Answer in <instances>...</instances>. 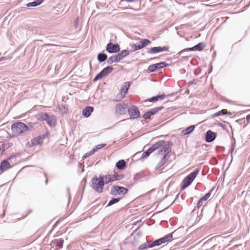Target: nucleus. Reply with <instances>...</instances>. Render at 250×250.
Here are the masks:
<instances>
[{"label": "nucleus", "instance_id": "f704fd0d", "mask_svg": "<svg viewBox=\"0 0 250 250\" xmlns=\"http://www.w3.org/2000/svg\"><path fill=\"white\" fill-rule=\"evenodd\" d=\"M119 199L118 198H112L108 203V206H111L113 204L118 202Z\"/></svg>", "mask_w": 250, "mask_h": 250}, {"label": "nucleus", "instance_id": "3c124183", "mask_svg": "<svg viewBox=\"0 0 250 250\" xmlns=\"http://www.w3.org/2000/svg\"><path fill=\"white\" fill-rule=\"evenodd\" d=\"M5 59V58L3 57L0 58V62H1L2 61L4 60Z\"/></svg>", "mask_w": 250, "mask_h": 250}, {"label": "nucleus", "instance_id": "dca6fc26", "mask_svg": "<svg viewBox=\"0 0 250 250\" xmlns=\"http://www.w3.org/2000/svg\"><path fill=\"white\" fill-rule=\"evenodd\" d=\"M129 54V52L127 50H123L119 53L117 55L119 60L121 61L122 60L124 59L125 57L128 56Z\"/></svg>", "mask_w": 250, "mask_h": 250}, {"label": "nucleus", "instance_id": "bb28decb", "mask_svg": "<svg viewBox=\"0 0 250 250\" xmlns=\"http://www.w3.org/2000/svg\"><path fill=\"white\" fill-rule=\"evenodd\" d=\"M174 232L168 234L167 235L165 236L164 237L160 238L162 243H165L167 242L170 241L173 237L172 234Z\"/></svg>", "mask_w": 250, "mask_h": 250}, {"label": "nucleus", "instance_id": "cd10ccee", "mask_svg": "<svg viewBox=\"0 0 250 250\" xmlns=\"http://www.w3.org/2000/svg\"><path fill=\"white\" fill-rule=\"evenodd\" d=\"M116 167L119 169H122L125 166V163L124 160H120L116 163Z\"/></svg>", "mask_w": 250, "mask_h": 250}, {"label": "nucleus", "instance_id": "6ab92c4d", "mask_svg": "<svg viewBox=\"0 0 250 250\" xmlns=\"http://www.w3.org/2000/svg\"><path fill=\"white\" fill-rule=\"evenodd\" d=\"M53 242L56 245V250H58L63 247V240L62 239H55Z\"/></svg>", "mask_w": 250, "mask_h": 250}, {"label": "nucleus", "instance_id": "4be33fe9", "mask_svg": "<svg viewBox=\"0 0 250 250\" xmlns=\"http://www.w3.org/2000/svg\"><path fill=\"white\" fill-rule=\"evenodd\" d=\"M130 83L129 82H126L124 83L123 87L121 89V94L124 93L126 94L129 87H130Z\"/></svg>", "mask_w": 250, "mask_h": 250}, {"label": "nucleus", "instance_id": "8fccbe9b", "mask_svg": "<svg viewBox=\"0 0 250 250\" xmlns=\"http://www.w3.org/2000/svg\"><path fill=\"white\" fill-rule=\"evenodd\" d=\"M200 199H201L204 202H205L207 200V198H205V196L201 198Z\"/></svg>", "mask_w": 250, "mask_h": 250}, {"label": "nucleus", "instance_id": "2eb2a0df", "mask_svg": "<svg viewBox=\"0 0 250 250\" xmlns=\"http://www.w3.org/2000/svg\"><path fill=\"white\" fill-rule=\"evenodd\" d=\"M116 112L119 115L125 114L126 112V109L122 105L117 104L116 106Z\"/></svg>", "mask_w": 250, "mask_h": 250}, {"label": "nucleus", "instance_id": "09e8293b", "mask_svg": "<svg viewBox=\"0 0 250 250\" xmlns=\"http://www.w3.org/2000/svg\"><path fill=\"white\" fill-rule=\"evenodd\" d=\"M246 119L247 120L248 122H249L250 121V114H249L246 117Z\"/></svg>", "mask_w": 250, "mask_h": 250}, {"label": "nucleus", "instance_id": "79ce46f5", "mask_svg": "<svg viewBox=\"0 0 250 250\" xmlns=\"http://www.w3.org/2000/svg\"><path fill=\"white\" fill-rule=\"evenodd\" d=\"M149 155L150 154L149 153V152L146 150L142 154V158H145L148 157Z\"/></svg>", "mask_w": 250, "mask_h": 250}, {"label": "nucleus", "instance_id": "5701e85b", "mask_svg": "<svg viewBox=\"0 0 250 250\" xmlns=\"http://www.w3.org/2000/svg\"><path fill=\"white\" fill-rule=\"evenodd\" d=\"M165 95H158L157 96L153 97L152 98L149 99L148 101L150 102H156L159 100H162L164 99Z\"/></svg>", "mask_w": 250, "mask_h": 250}, {"label": "nucleus", "instance_id": "c756f323", "mask_svg": "<svg viewBox=\"0 0 250 250\" xmlns=\"http://www.w3.org/2000/svg\"><path fill=\"white\" fill-rule=\"evenodd\" d=\"M162 244H163L162 242V241H161V239H159L153 241L152 243H150L148 245V247L152 248L154 246H159V245H161Z\"/></svg>", "mask_w": 250, "mask_h": 250}, {"label": "nucleus", "instance_id": "864d4df0", "mask_svg": "<svg viewBox=\"0 0 250 250\" xmlns=\"http://www.w3.org/2000/svg\"><path fill=\"white\" fill-rule=\"evenodd\" d=\"M186 93H189V90H187L185 92Z\"/></svg>", "mask_w": 250, "mask_h": 250}, {"label": "nucleus", "instance_id": "ddd939ff", "mask_svg": "<svg viewBox=\"0 0 250 250\" xmlns=\"http://www.w3.org/2000/svg\"><path fill=\"white\" fill-rule=\"evenodd\" d=\"M216 138L215 133L213 132L208 130L206 133V141L208 143H210L214 140Z\"/></svg>", "mask_w": 250, "mask_h": 250}, {"label": "nucleus", "instance_id": "c9c22d12", "mask_svg": "<svg viewBox=\"0 0 250 250\" xmlns=\"http://www.w3.org/2000/svg\"><path fill=\"white\" fill-rule=\"evenodd\" d=\"M40 118L42 120L46 121L48 117L49 116L47 113H42L39 115Z\"/></svg>", "mask_w": 250, "mask_h": 250}, {"label": "nucleus", "instance_id": "6e6d98bb", "mask_svg": "<svg viewBox=\"0 0 250 250\" xmlns=\"http://www.w3.org/2000/svg\"><path fill=\"white\" fill-rule=\"evenodd\" d=\"M192 83H189V84H189V86H190L191 84H192Z\"/></svg>", "mask_w": 250, "mask_h": 250}, {"label": "nucleus", "instance_id": "f3484780", "mask_svg": "<svg viewBox=\"0 0 250 250\" xmlns=\"http://www.w3.org/2000/svg\"><path fill=\"white\" fill-rule=\"evenodd\" d=\"M120 62V61L118 59L117 55H115L110 56L108 58L107 62L108 64H111L114 62Z\"/></svg>", "mask_w": 250, "mask_h": 250}, {"label": "nucleus", "instance_id": "9d476101", "mask_svg": "<svg viewBox=\"0 0 250 250\" xmlns=\"http://www.w3.org/2000/svg\"><path fill=\"white\" fill-rule=\"evenodd\" d=\"M205 47V44L203 42H200L192 47L187 48H185V49L180 51L178 53V54L179 55H180L184 52L188 51H195V50L201 51L204 49V48Z\"/></svg>", "mask_w": 250, "mask_h": 250}, {"label": "nucleus", "instance_id": "de8ad7c7", "mask_svg": "<svg viewBox=\"0 0 250 250\" xmlns=\"http://www.w3.org/2000/svg\"><path fill=\"white\" fill-rule=\"evenodd\" d=\"M78 21H79V17H77L74 21L75 26L77 25V24L78 22Z\"/></svg>", "mask_w": 250, "mask_h": 250}, {"label": "nucleus", "instance_id": "72a5a7b5", "mask_svg": "<svg viewBox=\"0 0 250 250\" xmlns=\"http://www.w3.org/2000/svg\"><path fill=\"white\" fill-rule=\"evenodd\" d=\"M168 149V146H164L161 148H160L158 150V153H163V152H166Z\"/></svg>", "mask_w": 250, "mask_h": 250}, {"label": "nucleus", "instance_id": "473e14b6", "mask_svg": "<svg viewBox=\"0 0 250 250\" xmlns=\"http://www.w3.org/2000/svg\"><path fill=\"white\" fill-rule=\"evenodd\" d=\"M227 113V110L226 109H223L221 111H219L213 115V117L219 116L221 115H225Z\"/></svg>", "mask_w": 250, "mask_h": 250}, {"label": "nucleus", "instance_id": "393cba45", "mask_svg": "<svg viewBox=\"0 0 250 250\" xmlns=\"http://www.w3.org/2000/svg\"><path fill=\"white\" fill-rule=\"evenodd\" d=\"M58 108L62 114H64L67 113L68 107L66 105H60Z\"/></svg>", "mask_w": 250, "mask_h": 250}, {"label": "nucleus", "instance_id": "412c9836", "mask_svg": "<svg viewBox=\"0 0 250 250\" xmlns=\"http://www.w3.org/2000/svg\"><path fill=\"white\" fill-rule=\"evenodd\" d=\"M93 111V108L90 106H87L85 107V109L83 110V114L86 117H88L90 115L91 112Z\"/></svg>", "mask_w": 250, "mask_h": 250}, {"label": "nucleus", "instance_id": "423d86ee", "mask_svg": "<svg viewBox=\"0 0 250 250\" xmlns=\"http://www.w3.org/2000/svg\"><path fill=\"white\" fill-rule=\"evenodd\" d=\"M127 192V189L123 187L114 186L111 189V194L113 195H124Z\"/></svg>", "mask_w": 250, "mask_h": 250}, {"label": "nucleus", "instance_id": "4468645a", "mask_svg": "<svg viewBox=\"0 0 250 250\" xmlns=\"http://www.w3.org/2000/svg\"><path fill=\"white\" fill-rule=\"evenodd\" d=\"M160 109V108H153L144 114L143 117L145 119H149L150 116L155 115Z\"/></svg>", "mask_w": 250, "mask_h": 250}, {"label": "nucleus", "instance_id": "f257e3e1", "mask_svg": "<svg viewBox=\"0 0 250 250\" xmlns=\"http://www.w3.org/2000/svg\"><path fill=\"white\" fill-rule=\"evenodd\" d=\"M105 181V175L100 174L99 177H94L91 180V187L98 193L102 192Z\"/></svg>", "mask_w": 250, "mask_h": 250}, {"label": "nucleus", "instance_id": "9b49d317", "mask_svg": "<svg viewBox=\"0 0 250 250\" xmlns=\"http://www.w3.org/2000/svg\"><path fill=\"white\" fill-rule=\"evenodd\" d=\"M123 178V175H105V183L107 184L109 183L113 182L115 181L121 180Z\"/></svg>", "mask_w": 250, "mask_h": 250}, {"label": "nucleus", "instance_id": "2f4dec72", "mask_svg": "<svg viewBox=\"0 0 250 250\" xmlns=\"http://www.w3.org/2000/svg\"><path fill=\"white\" fill-rule=\"evenodd\" d=\"M164 144V142L163 141H161V142H159L157 143H156L155 144H154L151 147V148L153 149V150L154 151L156 149L159 148L160 146H162V145H163Z\"/></svg>", "mask_w": 250, "mask_h": 250}, {"label": "nucleus", "instance_id": "b1692460", "mask_svg": "<svg viewBox=\"0 0 250 250\" xmlns=\"http://www.w3.org/2000/svg\"><path fill=\"white\" fill-rule=\"evenodd\" d=\"M43 139L42 137L39 136L33 139L32 140V144L34 146H37L42 144Z\"/></svg>", "mask_w": 250, "mask_h": 250}, {"label": "nucleus", "instance_id": "e433bc0d", "mask_svg": "<svg viewBox=\"0 0 250 250\" xmlns=\"http://www.w3.org/2000/svg\"><path fill=\"white\" fill-rule=\"evenodd\" d=\"M105 146H106L105 144H100V145H97L95 146V147L93 150H95V152L98 149H100L102 148V147Z\"/></svg>", "mask_w": 250, "mask_h": 250}, {"label": "nucleus", "instance_id": "37998d69", "mask_svg": "<svg viewBox=\"0 0 250 250\" xmlns=\"http://www.w3.org/2000/svg\"><path fill=\"white\" fill-rule=\"evenodd\" d=\"M95 152V150H91V151H90L88 153H86L84 156V157L86 158L87 157H89L90 156V155H91L92 154H93Z\"/></svg>", "mask_w": 250, "mask_h": 250}, {"label": "nucleus", "instance_id": "4c0bfd02", "mask_svg": "<svg viewBox=\"0 0 250 250\" xmlns=\"http://www.w3.org/2000/svg\"><path fill=\"white\" fill-rule=\"evenodd\" d=\"M148 245H148L147 243L143 244L139 247V250H141L146 249L147 248H149Z\"/></svg>", "mask_w": 250, "mask_h": 250}, {"label": "nucleus", "instance_id": "c03bdc74", "mask_svg": "<svg viewBox=\"0 0 250 250\" xmlns=\"http://www.w3.org/2000/svg\"><path fill=\"white\" fill-rule=\"evenodd\" d=\"M204 203V202L201 199H200L197 203V207L200 208L203 205Z\"/></svg>", "mask_w": 250, "mask_h": 250}, {"label": "nucleus", "instance_id": "aec40b11", "mask_svg": "<svg viewBox=\"0 0 250 250\" xmlns=\"http://www.w3.org/2000/svg\"><path fill=\"white\" fill-rule=\"evenodd\" d=\"M46 121L50 126H54L55 125L56 119L53 116H48Z\"/></svg>", "mask_w": 250, "mask_h": 250}, {"label": "nucleus", "instance_id": "a211bd4d", "mask_svg": "<svg viewBox=\"0 0 250 250\" xmlns=\"http://www.w3.org/2000/svg\"><path fill=\"white\" fill-rule=\"evenodd\" d=\"M107 59V55L104 53H100L97 55V60L100 62H103Z\"/></svg>", "mask_w": 250, "mask_h": 250}, {"label": "nucleus", "instance_id": "603ef678", "mask_svg": "<svg viewBox=\"0 0 250 250\" xmlns=\"http://www.w3.org/2000/svg\"><path fill=\"white\" fill-rule=\"evenodd\" d=\"M47 45H48V46H54V45H54V44H47Z\"/></svg>", "mask_w": 250, "mask_h": 250}, {"label": "nucleus", "instance_id": "7c9ffc66", "mask_svg": "<svg viewBox=\"0 0 250 250\" xmlns=\"http://www.w3.org/2000/svg\"><path fill=\"white\" fill-rule=\"evenodd\" d=\"M194 128L195 126L194 125L189 126L183 130V133L184 135L188 134L194 130Z\"/></svg>", "mask_w": 250, "mask_h": 250}, {"label": "nucleus", "instance_id": "20e7f679", "mask_svg": "<svg viewBox=\"0 0 250 250\" xmlns=\"http://www.w3.org/2000/svg\"><path fill=\"white\" fill-rule=\"evenodd\" d=\"M113 70L112 66H107L104 68L99 73H98L94 78L93 81L96 82L98 80L102 79L110 74Z\"/></svg>", "mask_w": 250, "mask_h": 250}, {"label": "nucleus", "instance_id": "5fc2aeb1", "mask_svg": "<svg viewBox=\"0 0 250 250\" xmlns=\"http://www.w3.org/2000/svg\"><path fill=\"white\" fill-rule=\"evenodd\" d=\"M40 0L41 2V3H42L43 1L44 0Z\"/></svg>", "mask_w": 250, "mask_h": 250}, {"label": "nucleus", "instance_id": "1a4fd4ad", "mask_svg": "<svg viewBox=\"0 0 250 250\" xmlns=\"http://www.w3.org/2000/svg\"><path fill=\"white\" fill-rule=\"evenodd\" d=\"M120 50V47L118 44H113L112 42H109L106 46V51L110 54L117 53L119 52Z\"/></svg>", "mask_w": 250, "mask_h": 250}, {"label": "nucleus", "instance_id": "58836bf2", "mask_svg": "<svg viewBox=\"0 0 250 250\" xmlns=\"http://www.w3.org/2000/svg\"><path fill=\"white\" fill-rule=\"evenodd\" d=\"M141 0H121V1H120V3H123V2H138L139 1H140Z\"/></svg>", "mask_w": 250, "mask_h": 250}, {"label": "nucleus", "instance_id": "39448f33", "mask_svg": "<svg viewBox=\"0 0 250 250\" xmlns=\"http://www.w3.org/2000/svg\"><path fill=\"white\" fill-rule=\"evenodd\" d=\"M151 42L148 39H144L139 42L138 44H134L132 45V51L135 52L137 50H140L146 46Z\"/></svg>", "mask_w": 250, "mask_h": 250}, {"label": "nucleus", "instance_id": "49530a36", "mask_svg": "<svg viewBox=\"0 0 250 250\" xmlns=\"http://www.w3.org/2000/svg\"><path fill=\"white\" fill-rule=\"evenodd\" d=\"M147 151L149 152V153L150 154L152 152H153L154 151L153 150V149L151 148V147L149 148L148 150H147Z\"/></svg>", "mask_w": 250, "mask_h": 250}, {"label": "nucleus", "instance_id": "c85d7f7f", "mask_svg": "<svg viewBox=\"0 0 250 250\" xmlns=\"http://www.w3.org/2000/svg\"><path fill=\"white\" fill-rule=\"evenodd\" d=\"M41 3H42L40 0H36L34 1L27 3L26 6L27 7H35L40 5Z\"/></svg>", "mask_w": 250, "mask_h": 250}, {"label": "nucleus", "instance_id": "ea45409f", "mask_svg": "<svg viewBox=\"0 0 250 250\" xmlns=\"http://www.w3.org/2000/svg\"><path fill=\"white\" fill-rule=\"evenodd\" d=\"M165 163V156L163 157L161 162L158 164L157 166V167H162Z\"/></svg>", "mask_w": 250, "mask_h": 250}, {"label": "nucleus", "instance_id": "6e6552de", "mask_svg": "<svg viewBox=\"0 0 250 250\" xmlns=\"http://www.w3.org/2000/svg\"><path fill=\"white\" fill-rule=\"evenodd\" d=\"M168 65V64L166 62H162L159 63L150 65L148 67V71L150 72H153L156 70L162 69Z\"/></svg>", "mask_w": 250, "mask_h": 250}, {"label": "nucleus", "instance_id": "a878e982", "mask_svg": "<svg viewBox=\"0 0 250 250\" xmlns=\"http://www.w3.org/2000/svg\"><path fill=\"white\" fill-rule=\"evenodd\" d=\"M9 167H10L9 163L7 161L4 160V161H3L0 164V169H1L2 170H5L7 168H8Z\"/></svg>", "mask_w": 250, "mask_h": 250}, {"label": "nucleus", "instance_id": "a18cd8bd", "mask_svg": "<svg viewBox=\"0 0 250 250\" xmlns=\"http://www.w3.org/2000/svg\"><path fill=\"white\" fill-rule=\"evenodd\" d=\"M210 195H211L210 192H208L205 195V198H207V199H208L210 196Z\"/></svg>", "mask_w": 250, "mask_h": 250}, {"label": "nucleus", "instance_id": "f03ea898", "mask_svg": "<svg viewBox=\"0 0 250 250\" xmlns=\"http://www.w3.org/2000/svg\"><path fill=\"white\" fill-rule=\"evenodd\" d=\"M11 129L15 135H18L27 131L28 127L22 123L18 122L12 125Z\"/></svg>", "mask_w": 250, "mask_h": 250}, {"label": "nucleus", "instance_id": "f8f14e48", "mask_svg": "<svg viewBox=\"0 0 250 250\" xmlns=\"http://www.w3.org/2000/svg\"><path fill=\"white\" fill-rule=\"evenodd\" d=\"M168 49V47L166 46L153 47L147 50V53L151 54H156L163 51H167Z\"/></svg>", "mask_w": 250, "mask_h": 250}, {"label": "nucleus", "instance_id": "a19ab883", "mask_svg": "<svg viewBox=\"0 0 250 250\" xmlns=\"http://www.w3.org/2000/svg\"><path fill=\"white\" fill-rule=\"evenodd\" d=\"M119 95V97L118 98L115 99L113 100L114 101H116V102L120 101L122 100V99H123L125 97V95Z\"/></svg>", "mask_w": 250, "mask_h": 250}, {"label": "nucleus", "instance_id": "0eeeda50", "mask_svg": "<svg viewBox=\"0 0 250 250\" xmlns=\"http://www.w3.org/2000/svg\"><path fill=\"white\" fill-rule=\"evenodd\" d=\"M128 113L130 115V119H135L140 116L139 111L137 107L134 105H131L128 108Z\"/></svg>", "mask_w": 250, "mask_h": 250}, {"label": "nucleus", "instance_id": "7ed1b4c3", "mask_svg": "<svg viewBox=\"0 0 250 250\" xmlns=\"http://www.w3.org/2000/svg\"><path fill=\"white\" fill-rule=\"evenodd\" d=\"M199 172V170L196 169L195 171L190 173L188 175L183 181V185L182 186V188L184 189L189 186L193 181L196 177L198 173Z\"/></svg>", "mask_w": 250, "mask_h": 250}]
</instances>
